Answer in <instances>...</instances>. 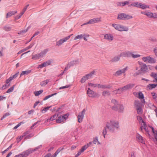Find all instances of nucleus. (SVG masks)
<instances>
[{
    "label": "nucleus",
    "instance_id": "f257e3e1",
    "mask_svg": "<svg viewBox=\"0 0 157 157\" xmlns=\"http://www.w3.org/2000/svg\"><path fill=\"white\" fill-rule=\"evenodd\" d=\"M107 127L110 132H113L119 128V122L114 119H111L107 122Z\"/></svg>",
    "mask_w": 157,
    "mask_h": 157
},
{
    "label": "nucleus",
    "instance_id": "f03ea898",
    "mask_svg": "<svg viewBox=\"0 0 157 157\" xmlns=\"http://www.w3.org/2000/svg\"><path fill=\"white\" fill-rule=\"evenodd\" d=\"M138 63L140 65V70L139 71V72L135 73L134 75L136 76L141 73H144L148 71L149 69H151V66L147 65L146 64L140 61H138Z\"/></svg>",
    "mask_w": 157,
    "mask_h": 157
},
{
    "label": "nucleus",
    "instance_id": "7ed1b4c3",
    "mask_svg": "<svg viewBox=\"0 0 157 157\" xmlns=\"http://www.w3.org/2000/svg\"><path fill=\"white\" fill-rule=\"evenodd\" d=\"M112 26L115 29L119 31H128V28L126 26H124L120 24H113Z\"/></svg>",
    "mask_w": 157,
    "mask_h": 157
},
{
    "label": "nucleus",
    "instance_id": "20e7f679",
    "mask_svg": "<svg viewBox=\"0 0 157 157\" xmlns=\"http://www.w3.org/2000/svg\"><path fill=\"white\" fill-rule=\"evenodd\" d=\"M135 105L137 113L139 115L141 114L143 111L141 103L138 101H136L135 102Z\"/></svg>",
    "mask_w": 157,
    "mask_h": 157
},
{
    "label": "nucleus",
    "instance_id": "39448f33",
    "mask_svg": "<svg viewBox=\"0 0 157 157\" xmlns=\"http://www.w3.org/2000/svg\"><path fill=\"white\" fill-rule=\"evenodd\" d=\"M69 114H66L63 116H58L57 118L56 119V121L57 123H59L64 122L68 118Z\"/></svg>",
    "mask_w": 157,
    "mask_h": 157
},
{
    "label": "nucleus",
    "instance_id": "423d86ee",
    "mask_svg": "<svg viewBox=\"0 0 157 157\" xmlns=\"http://www.w3.org/2000/svg\"><path fill=\"white\" fill-rule=\"evenodd\" d=\"M142 59L144 62L145 63H155V59L149 56L144 57L142 58Z\"/></svg>",
    "mask_w": 157,
    "mask_h": 157
},
{
    "label": "nucleus",
    "instance_id": "0eeeda50",
    "mask_svg": "<svg viewBox=\"0 0 157 157\" xmlns=\"http://www.w3.org/2000/svg\"><path fill=\"white\" fill-rule=\"evenodd\" d=\"M87 94L88 96L90 98H94L99 97V95L98 93L95 92L90 88H88Z\"/></svg>",
    "mask_w": 157,
    "mask_h": 157
},
{
    "label": "nucleus",
    "instance_id": "6e6552de",
    "mask_svg": "<svg viewBox=\"0 0 157 157\" xmlns=\"http://www.w3.org/2000/svg\"><path fill=\"white\" fill-rule=\"evenodd\" d=\"M112 109L114 111H118L119 112H123L124 108L122 105L118 104L117 105H114L112 107Z\"/></svg>",
    "mask_w": 157,
    "mask_h": 157
},
{
    "label": "nucleus",
    "instance_id": "1a4fd4ad",
    "mask_svg": "<svg viewBox=\"0 0 157 157\" xmlns=\"http://www.w3.org/2000/svg\"><path fill=\"white\" fill-rule=\"evenodd\" d=\"M86 111V109H84L82 110L79 113V114L77 118L78 121L79 123H80L82 121V120L84 117V115Z\"/></svg>",
    "mask_w": 157,
    "mask_h": 157
},
{
    "label": "nucleus",
    "instance_id": "9d476101",
    "mask_svg": "<svg viewBox=\"0 0 157 157\" xmlns=\"http://www.w3.org/2000/svg\"><path fill=\"white\" fill-rule=\"evenodd\" d=\"M72 35V34H71L64 38L59 40L56 43V45L58 46L61 45L63 43L66 42L67 40H68Z\"/></svg>",
    "mask_w": 157,
    "mask_h": 157
},
{
    "label": "nucleus",
    "instance_id": "9b49d317",
    "mask_svg": "<svg viewBox=\"0 0 157 157\" xmlns=\"http://www.w3.org/2000/svg\"><path fill=\"white\" fill-rule=\"evenodd\" d=\"M136 138L137 141L142 144H145V138L138 133L136 135Z\"/></svg>",
    "mask_w": 157,
    "mask_h": 157
},
{
    "label": "nucleus",
    "instance_id": "f8f14e48",
    "mask_svg": "<svg viewBox=\"0 0 157 157\" xmlns=\"http://www.w3.org/2000/svg\"><path fill=\"white\" fill-rule=\"evenodd\" d=\"M101 21V18H95L90 20L88 22L86 23L83 25H87L89 24H93L95 23H98Z\"/></svg>",
    "mask_w": 157,
    "mask_h": 157
},
{
    "label": "nucleus",
    "instance_id": "ddd939ff",
    "mask_svg": "<svg viewBox=\"0 0 157 157\" xmlns=\"http://www.w3.org/2000/svg\"><path fill=\"white\" fill-rule=\"evenodd\" d=\"M127 70V67H126L121 69L119 70L116 71L114 74L115 76H118L121 75L122 74L124 73Z\"/></svg>",
    "mask_w": 157,
    "mask_h": 157
},
{
    "label": "nucleus",
    "instance_id": "4468645a",
    "mask_svg": "<svg viewBox=\"0 0 157 157\" xmlns=\"http://www.w3.org/2000/svg\"><path fill=\"white\" fill-rule=\"evenodd\" d=\"M131 52L125 51L122 52L120 54V56L121 57H131Z\"/></svg>",
    "mask_w": 157,
    "mask_h": 157
},
{
    "label": "nucleus",
    "instance_id": "2eb2a0df",
    "mask_svg": "<svg viewBox=\"0 0 157 157\" xmlns=\"http://www.w3.org/2000/svg\"><path fill=\"white\" fill-rule=\"evenodd\" d=\"M33 151L31 149H28L25 151H24L22 152L23 157H27L29 155L32 153Z\"/></svg>",
    "mask_w": 157,
    "mask_h": 157
},
{
    "label": "nucleus",
    "instance_id": "dca6fc26",
    "mask_svg": "<svg viewBox=\"0 0 157 157\" xmlns=\"http://www.w3.org/2000/svg\"><path fill=\"white\" fill-rule=\"evenodd\" d=\"M104 39L108 41H112L113 39V36L110 34H106L104 35Z\"/></svg>",
    "mask_w": 157,
    "mask_h": 157
},
{
    "label": "nucleus",
    "instance_id": "f3484780",
    "mask_svg": "<svg viewBox=\"0 0 157 157\" xmlns=\"http://www.w3.org/2000/svg\"><path fill=\"white\" fill-rule=\"evenodd\" d=\"M149 128H151L153 133L154 134V136L155 139V143L157 144V131L156 130H155L154 129V128L152 127V126H149Z\"/></svg>",
    "mask_w": 157,
    "mask_h": 157
},
{
    "label": "nucleus",
    "instance_id": "a211bd4d",
    "mask_svg": "<svg viewBox=\"0 0 157 157\" xmlns=\"http://www.w3.org/2000/svg\"><path fill=\"white\" fill-rule=\"evenodd\" d=\"M141 13L143 14L146 15L149 18H151L153 13L150 11H145L141 12Z\"/></svg>",
    "mask_w": 157,
    "mask_h": 157
},
{
    "label": "nucleus",
    "instance_id": "6ab92c4d",
    "mask_svg": "<svg viewBox=\"0 0 157 157\" xmlns=\"http://www.w3.org/2000/svg\"><path fill=\"white\" fill-rule=\"evenodd\" d=\"M89 36V35L86 34H81L78 35L74 38V40H76L78 39L82 38L83 37H87Z\"/></svg>",
    "mask_w": 157,
    "mask_h": 157
},
{
    "label": "nucleus",
    "instance_id": "aec40b11",
    "mask_svg": "<svg viewBox=\"0 0 157 157\" xmlns=\"http://www.w3.org/2000/svg\"><path fill=\"white\" fill-rule=\"evenodd\" d=\"M17 13V11H12L8 12L6 15V18L10 17L11 16L14 15Z\"/></svg>",
    "mask_w": 157,
    "mask_h": 157
},
{
    "label": "nucleus",
    "instance_id": "412c9836",
    "mask_svg": "<svg viewBox=\"0 0 157 157\" xmlns=\"http://www.w3.org/2000/svg\"><path fill=\"white\" fill-rule=\"evenodd\" d=\"M33 46V45L32 44H31L29 46L21 50L20 51H19L18 52L17 54H21V53H22V52L25 51H26L27 50L31 48Z\"/></svg>",
    "mask_w": 157,
    "mask_h": 157
},
{
    "label": "nucleus",
    "instance_id": "4be33fe9",
    "mask_svg": "<svg viewBox=\"0 0 157 157\" xmlns=\"http://www.w3.org/2000/svg\"><path fill=\"white\" fill-rule=\"evenodd\" d=\"M139 8L143 9H145L147 8H149V6L140 3Z\"/></svg>",
    "mask_w": 157,
    "mask_h": 157
},
{
    "label": "nucleus",
    "instance_id": "5701e85b",
    "mask_svg": "<svg viewBox=\"0 0 157 157\" xmlns=\"http://www.w3.org/2000/svg\"><path fill=\"white\" fill-rule=\"evenodd\" d=\"M137 119L139 121L140 123V124L141 125H145V123L143 120L142 118L140 116H137Z\"/></svg>",
    "mask_w": 157,
    "mask_h": 157
},
{
    "label": "nucleus",
    "instance_id": "b1692460",
    "mask_svg": "<svg viewBox=\"0 0 157 157\" xmlns=\"http://www.w3.org/2000/svg\"><path fill=\"white\" fill-rule=\"evenodd\" d=\"M95 73V71H93L91 72L89 74L86 75L87 79H90L92 78L93 75H94Z\"/></svg>",
    "mask_w": 157,
    "mask_h": 157
},
{
    "label": "nucleus",
    "instance_id": "393cba45",
    "mask_svg": "<svg viewBox=\"0 0 157 157\" xmlns=\"http://www.w3.org/2000/svg\"><path fill=\"white\" fill-rule=\"evenodd\" d=\"M157 85L155 84H149L147 86V88L148 90H151L155 88Z\"/></svg>",
    "mask_w": 157,
    "mask_h": 157
},
{
    "label": "nucleus",
    "instance_id": "a878e982",
    "mask_svg": "<svg viewBox=\"0 0 157 157\" xmlns=\"http://www.w3.org/2000/svg\"><path fill=\"white\" fill-rule=\"evenodd\" d=\"M120 57H121V56H120V55L119 56H115L112 59L111 61L112 62H117L120 60Z\"/></svg>",
    "mask_w": 157,
    "mask_h": 157
},
{
    "label": "nucleus",
    "instance_id": "bb28decb",
    "mask_svg": "<svg viewBox=\"0 0 157 157\" xmlns=\"http://www.w3.org/2000/svg\"><path fill=\"white\" fill-rule=\"evenodd\" d=\"M124 15L125 14L123 13H121L119 14L118 15V19L124 20Z\"/></svg>",
    "mask_w": 157,
    "mask_h": 157
},
{
    "label": "nucleus",
    "instance_id": "cd10ccee",
    "mask_svg": "<svg viewBox=\"0 0 157 157\" xmlns=\"http://www.w3.org/2000/svg\"><path fill=\"white\" fill-rule=\"evenodd\" d=\"M138 98L140 99H144V94L141 92L139 91L138 93Z\"/></svg>",
    "mask_w": 157,
    "mask_h": 157
},
{
    "label": "nucleus",
    "instance_id": "c85d7f7f",
    "mask_svg": "<svg viewBox=\"0 0 157 157\" xmlns=\"http://www.w3.org/2000/svg\"><path fill=\"white\" fill-rule=\"evenodd\" d=\"M47 53V51L44 50L43 51H42L40 53H38L39 56L40 58H42Z\"/></svg>",
    "mask_w": 157,
    "mask_h": 157
},
{
    "label": "nucleus",
    "instance_id": "c756f323",
    "mask_svg": "<svg viewBox=\"0 0 157 157\" xmlns=\"http://www.w3.org/2000/svg\"><path fill=\"white\" fill-rule=\"evenodd\" d=\"M141 130L142 131L143 129H144L145 131L147 132H148V128L146 126V124H145V125H141L140 127Z\"/></svg>",
    "mask_w": 157,
    "mask_h": 157
},
{
    "label": "nucleus",
    "instance_id": "7c9ffc66",
    "mask_svg": "<svg viewBox=\"0 0 157 157\" xmlns=\"http://www.w3.org/2000/svg\"><path fill=\"white\" fill-rule=\"evenodd\" d=\"M133 86H134V85L133 84H128L124 86V88H125L126 90H127L130 89H131Z\"/></svg>",
    "mask_w": 157,
    "mask_h": 157
},
{
    "label": "nucleus",
    "instance_id": "2f4dec72",
    "mask_svg": "<svg viewBox=\"0 0 157 157\" xmlns=\"http://www.w3.org/2000/svg\"><path fill=\"white\" fill-rule=\"evenodd\" d=\"M88 86L90 88H94L98 87V84H94L91 82H89L88 83Z\"/></svg>",
    "mask_w": 157,
    "mask_h": 157
},
{
    "label": "nucleus",
    "instance_id": "473e14b6",
    "mask_svg": "<svg viewBox=\"0 0 157 157\" xmlns=\"http://www.w3.org/2000/svg\"><path fill=\"white\" fill-rule=\"evenodd\" d=\"M93 143L94 144H96L97 143V144H101L98 141V138L97 137L94 138L93 140Z\"/></svg>",
    "mask_w": 157,
    "mask_h": 157
},
{
    "label": "nucleus",
    "instance_id": "72a5a7b5",
    "mask_svg": "<svg viewBox=\"0 0 157 157\" xmlns=\"http://www.w3.org/2000/svg\"><path fill=\"white\" fill-rule=\"evenodd\" d=\"M40 58L39 56V54H36L35 55L33 56L32 57V59L35 60L38 59Z\"/></svg>",
    "mask_w": 157,
    "mask_h": 157
},
{
    "label": "nucleus",
    "instance_id": "f704fd0d",
    "mask_svg": "<svg viewBox=\"0 0 157 157\" xmlns=\"http://www.w3.org/2000/svg\"><path fill=\"white\" fill-rule=\"evenodd\" d=\"M49 81L48 79H47L45 81H42L40 83V85L41 86H44L46 85L48 82H49Z\"/></svg>",
    "mask_w": 157,
    "mask_h": 157
},
{
    "label": "nucleus",
    "instance_id": "c9c22d12",
    "mask_svg": "<svg viewBox=\"0 0 157 157\" xmlns=\"http://www.w3.org/2000/svg\"><path fill=\"white\" fill-rule=\"evenodd\" d=\"M51 107V106H48L44 108L43 109L41 110V112L42 113H45L48 109Z\"/></svg>",
    "mask_w": 157,
    "mask_h": 157
},
{
    "label": "nucleus",
    "instance_id": "e433bc0d",
    "mask_svg": "<svg viewBox=\"0 0 157 157\" xmlns=\"http://www.w3.org/2000/svg\"><path fill=\"white\" fill-rule=\"evenodd\" d=\"M64 149L63 147L61 148L60 147L56 151L55 153V156H57V155L61 151L63 150Z\"/></svg>",
    "mask_w": 157,
    "mask_h": 157
},
{
    "label": "nucleus",
    "instance_id": "4c0bfd02",
    "mask_svg": "<svg viewBox=\"0 0 157 157\" xmlns=\"http://www.w3.org/2000/svg\"><path fill=\"white\" fill-rule=\"evenodd\" d=\"M43 92V90H40L38 91L34 92V94L36 96H37L41 94Z\"/></svg>",
    "mask_w": 157,
    "mask_h": 157
},
{
    "label": "nucleus",
    "instance_id": "58836bf2",
    "mask_svg": "<svg viewBox=\"0 0 157 157\" xmlns=\"http://www.w3.org/2000/svg\"><path fill=\"white\" fill-rule=\"evenodd\" d=\"M31 72L30 71H23L21 73V74L20 76H21L22 75H28Z\"/></svg>",
    "mask_w": 157,
    "mask_h": 157
},
{
    "label": "nucleus",
    "instance_id": "ea45409f",
    "mask_svg": "<svg viewBox=\"0 0 157 157\" xmlns=\"http://www.w3.org/2000/svg\"><path fill=\"white\" fill-rule=\"evenodd\" d=\"M57 93H54V94H52L51 95H48L47 96H46L44 99L43 100L44 101H45L47 99H48L49 98H50L53 96L54 95H56Z\"/></svg>",
    "mask_w": 157,
    "mask_h": 157
},
{
    "label": "nucleus",
    "instance_id": "a19ab883",
    "mask_svg": "<svg viewBox=\"0 0 157 157\" xmlns=\"http://www.w3.org/2000/svg\"><path fill=\"white\" fill-rule=\"evenodd\" d=\"M58 115L56 114H55L50 118V120L51 121H53L56 119H57V118L58 117Z\"/></svg>",
    "mask_w": 157,
    "mask_h": 157
},
{
    "label": "nucleus",
    "instance_id": "79ce46f5",
    "mask_svg": "<svg viewBox=\"0 0 157 157\" xmlns=\"http://www.w3.org/2000/svg\"><path fill=\"white\" fill-rule=\"evenodd\" d=\"M110 94V93L109 91H104L102 92V95L104 96H109Z\"/></svg>",
    "mask_w": 157,
    "mask_h": 157
},
{
    "label": "nucleus",
    "instance_id": "37998d69",
    "mask_svg": "<svg viewBox=\"0 0 157 157\" xmlns=\"http://www.w3.org/2000/svg\"><path fill=\"white\" fill-rule=\"evenodd\" d=\"M132 18V16L125 14L124 20H128L129 19Z\"/></svg>",
    "mask_w": 157,
    "mask_h": 157
},
{
    "label": "nucleus",
    "instance_id": "c03bdc74",
    "mask_svg": "<svg viewBox=\"0 0 157 157\" xmlns=\"http://www.w3.org/2000/svg\"><path fill=\"white\" fill-rule=\"evenodd\" d=\"M140 55L139 54H134L131 52V57L132 56L133 58H136L140 57Z\"/></svg>",
    "mask_w": 157,
    "mask_h": 157
},
{
    "label": "nucleus",
    "instance_id": "a18cd8bd",
    "mask_svg": "<svg viewBox=\"0 0 157 157\" xmlns=\"http://www.w3.org/2000/svg\"><path fill=\"white\" fill-rule=\"evenodd\" d=\"M52 62L51 60H49L47 61H46L44 63V65L45 67H46L50 65L51 63Z\"/></svg>",
    "mask_w": 157,
    "mask_h": 157
},
{
    "label": "nucleus",
    "instance_id": "49530a36",
    "mask_svg": "<svg viewBox=\"0 0 157 157\" xmlns=\"http://www.w3.org/2000/svg\"><path fill=\"white\" fill-rule=\"evenodd\" d=\"M98 88H102L103 89L109 88V87L108 86H105L103 85H100V84H98Z\"/></svg>",
    "mask_w": 157,
    "mask_h": 157
},
{
    "label": "nucleus",
    "instance_id": "de8ad7c7",
    "mask_svg": "<svg viewBox=\"0 0 157 157\" xmlns=\"http://www.w3.org/2000/svg\"><path fill=\"white\" fill-rule=\"evenodd\" d=\"M87 80H88V79H87L86 76L85 75V76H83L81 78V82L82 83H84Z\"/></svg>",
    "mask_w": 157,
    "mask_h": 157
},
{
    "label": "nucleus",
    "instance_id": "09e8293b",
    "mask_svg": "<svg viewBox=\"0 0 157 157\" xmlns=\"http://www.w3.org/2000/svg\"><path fill=\"white\" fill-rule=\"evenodd\" d=\"M150 75L151 76L155 78V80L157 79V73H151Z\"/></svg>",
    "mask_w": 157,
    "mask_h": 157
},
{
    "label": "nucleus",
    "instance_id": "8fccbe9b",
    "mask_svg": "<svg viewBox=\"0 0 157 157\" xmlns=\"http://www.w3.org/2000/svg\"><path fill=\"white\" fill-rule=\"evenodd\" d=\"M15 85L13 86L12 87L10 88L6 91L7 93H10L11 92H12L14 89V87L15 86Z\"/></svg>",
    "mask_w": 157,
    "mask_h": 157
},
{
    "label": "nucleus",
    "instance_id": "3c124183",
    "mask_svg": "<svg viewBox=\"0 0 157 157\" xmlns=\"http://www.w3.org/2000/svg\"><path fill=\"white\" fill-rule=\"evenodd\" d=\"M108 129V128H107V127L105 128L104 129H103L102 132V134L104 136V138H105V135L107 133V129Z\"/></svg>",
    "mask_w": 157,
    "mask_h": 157
},
{
    "label": "nucleus",
    "instance_id": "603ef678",
    "mask_svg": "<svg viewBox=\"0 0 157 157\" xmlns=\"http://www.w3.org/2000/svg\"><path fill=\"white\" fill-rule=\"evenodd\" d=\"M88 147L86 145L83 146L81 148V149L80 150L82 152H83L85 150H86Z\"/></svg>",
    "mask_w": 157,
    "mask_h": 157
},
{
    "label": "nucleus",
    "instance_id": "864d4df0",
    "mask_svg": "<svg viewBox=\"0 0 157 157\" xmlns=\"http://www.w3.org/2000/svg\"><path fill=\"white\" fill-rule=\"evenodd\" d=\"M111 102L115 105H117L118 104V102L115 99H112L111 100Z\"/></svg>",
    "mask_w": 157,
    "mask_h": 157
},
{
    "label": "nucleus",
    "instance_id": "5fc2aeb1",
    "mask_svg": "<svg viewBox=\"0 0 157 157\" xmlns=\"http://www.w3.org/2000/svg\"><path fill=\"white\" fill-rule=\"evenodd\" d=\"M18 73L19 72H18L17 73H16L14 75H13V76H11L10 77L11 78V80H12L13 79L16 78L18 76Z\"/></svg>",
    "mask_w": 157,
    "mask_h": 157
},
{
    "label": "nucleus",
    "instance_id": "6e6d98bb",
    "mask_svg": "<svg viewBox=\"0 0 157 157\" xmlns=\"http://www.w3.org/2000/svg\"><path fill=\"white\" fill-rule=\"evenodd\" d=\"M117 6H125L124 2H118L117 3Z\"/></svg>",
    "mask_w": 157,
    "mask_h": 157
},
{
    "label": "nucleus",
    "instance_id": "4d7b16f0",
    "mask_svg": "<svg viewBox=\"0 0 157 157\" xmlns=\"http://www.w3.org/2000/svg\"><path fill=\"white\" fill-rule=\"evenodd\" d=\"M114 92L116 94H120L122 92V91L120 90V88L114 91Z\"/></svg>",
    "mask_w": 157,
    "mask_h": 157
},
{
    "label": "nucleus",
    "instance_id": "13d9d810",
    "mask_svg": "<svg viewBox=\"0 0 157 157\" xmlns=\"http://www.w3.org/2000/svg\"><path fill=\"white\" fill-rule=\"evenodd\" d=\"M24 122H22L19 123L17 125H16L13 128V129H17L18 127L19 126H20L21 125V124H24Z\"/></svg>",
    "mask_w": 157,
    "mask_h": 157
},
{
    "label": "nucleus",
    "instance_id": "bf43d9fd",
    "mask_svg": "<svg viewBox=\"0 0 157 157\" xmlns=\"http://www.w3.org/2000/svg\"><path fill=\"white\" fill-rule=\"evenodd\" d=\"M153 52L157 58V48H155L153 49Z\"/></svg>",
    "mask_w": 157,
    "mask_h": 157
},
{
    "label": "nucleus",
    "instance_id": "052dcab7",
    "mask_svg": "<svg viewBox=\"0 0 157 157\" xmlns=\"http://www.w3.org/2000/svg\"><path fill=\"white\" fill-rule=\"evenodd\" d=\"M4 29L6 31H10V30L11 28L9 26H5L4 28Z\"/></svg>",
    "mask_w": 157,
    "mask_h": 157
},
{
    "label": "nucleus",
    "instance_id": "680f3d73",
    "mask_svg": "<svg viewBox=\"0 0 157 157\" xmlns=\"http://www.w3.org/2000/svg\"><path fill=\"white\" fill-rule=\"evenodd\" d=\"M151 95L153 99H156V96L155 95V93H151Z\"/></svg>",
    "mask_w": 157,
    "mask_h": 157
},
{
    "label": "nucleus",
    "instance_id": "e2e57ef3",
    "mask_svg": "<svg viewBox=\"0 0 157 157\" xmlns=\"http://www.w3.org/2000/svg\"><path fill=\"white\" fill-rule=\"evenodd\" d=\"M70 86L69 85H67L65 86H63L60 87L59 88V90H61L62 89L67 88H68Z\"/></svg>",
    "mask_w": 157,
    "mask_h": 157
},
{
    "label": "nucleus",
    "instance_id": "0e129e2a",
    "mask_svg": "<svg viewBox=\"0 0 157 157\" xmlns=\"http://www.w3.org/2000/svg\"><path fill=\"white\" fill-rule=\"evenodd\" d=\"M45 67V65H44V63H42L40 65H39L37 68H43V67Z\"/></svg>",
    "mask_w": 157,
    "mask_h": 157
},
{
    "label": "nucleus",
    "instance_id": "69168bd1",
    "mask_svg": "<svg viewBox=\"0 0 157 157\" xmlns=\"http://www.w3.org/2000/svg\"><path fill=\"white\" fill-rule=\"evenodd\" d=\"M11 78L10 77L8 79H7L6 81V83L8 84L9 83V82L12 81Z\"/></svg>",
    "mask_w": 157,
    "mask_h": 157
},
{
    "label": "nucleus",
    "instance_id": "338daca9",
    "mask_svg": "<svg viewBox=\"0 0 157 157\" xmlns=\"http://www.w3.org/2000/svg\"><path fill=\"white\" fill-rule=\"evenodd\" d=\"M29 6V5H27L24 8V9H23V10H22V12H24V13H25V11L26 10L27 8H28V7Z\"/></svg>",
    "mask_w": 157,
    "mask_h": 157
},
{
    "label": "nucleus",
    "instance_id": "774afa93",
    "mask_svg": "<svg viewBox=\"0 0 157 157\" xmlns=\"http://www.w3.org/2000/svg\"><path fill=\"white\" fill-rule=\"evenodd\" d=\"M82 152L80 150L79 151L78 153L76 155L75 157H78V156L80 155L81 153Z\"/></svg>",
    "mask_w": 157,
    "mask_h": 157
}]
</instances>
